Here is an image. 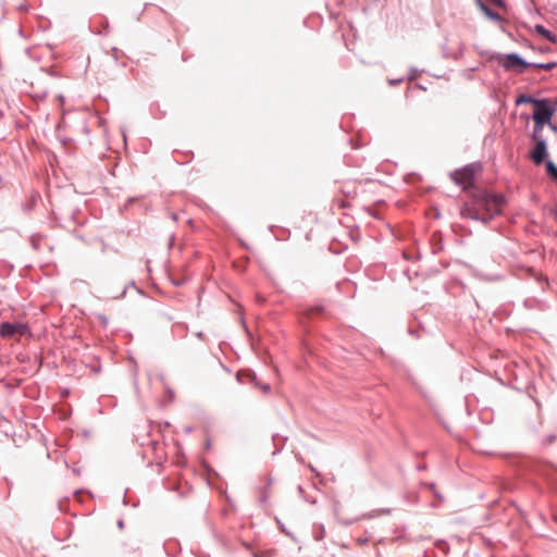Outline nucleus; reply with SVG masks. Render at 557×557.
<instances>
[{
  "label": "nucleus",
  "mask_w": 557,
  "mask_h": 557,
  "mask_svg": "<svg viewBox=\"0 0 557 557\" xmlns=\"http://www.w3.org/2000/svg\"><path fill=\"white\" fill-rule=\"evenodd\" d=\"M502 64L506 70H512L519 73L524 72L530 66L529 63H527L516 53L505 55V58L502 61Z\"/></svg>",
  "instance_id": "39448f33"
},
{
  "label": "nucleus",
  "mask_w": 557,
  "mask_h": 557,
  "mask_svg": "<svg viewBox=\"0 0 557 557\" xmlns=\"http://www.w3.org/2000/svg\"><path fill=\"white\" fill-rule=\"evenodd\" d=\"M546 171L547 174L553 178L557 181V166L554 162L547 161L546 162Z\"/></svg>",
  "instance_id": "6e6552de"
},
{
  "label": "nucleus",
  "mask_w": 557,
  "mask_h": 557,
  "mask_svg": "<svg viewBox=\"0 0 557 557\" xmlns=\"http://www.w3.org/2000/svg\"><path fill=\"white\" fill-rule=\"evenodd\" d=\"M269 496H270V484H268V485L264 487V490L262 491V494H261V500H262L263 503H265V502L268 500Z\"/></svg>",
  "instance_id": "9d476101"
},
{
  "label": "nucleus",
  "mask_w": 557,
  "mask_h": 557,
  "mask_svg": "<svg viewBox=\"0 0 557 557\" xmlns=\"http://www.w3.org/2000/svg\"><path fill=\"white\" fill-rule=\"evenodd\" d=\"M495 4H500L502 0H492Z\"/></svg>",
  "instance_id": "4468645a"
},
{
  "label": "nucleus",
  "mask_w": 557,
  "mask_h": 557,
  "mask_svg": "<svg viewBox=\"0 0 557 557\" xmlns=\"http://www.w3.org/2000/svg\"><path fill=\"white\" fill-rule=\"evenodd\" d=\"M262 389H263V392H265V393H267V392L270 389V386H269V385H263V386H262Z\"/></svg>",
  "instance_id": "f8f14e48"
},
{
  "label": "nucleus",
  "mask_w": 557,
  "mask_h": 557,
  "mask_svg": "<svg viewBox=\"0 0 557 557\" xmlns=\"http://www.w3.org/2000/svg\"><path fill=\"white\" fill-rule=\"evenodd\" d=\"M537 66L548 71V70L553 69L555 66V64L554 63H547V64H540Z\"/></svg>",
  "instance_id": "9b49d317"
},
{
  "label": "nucleus",
  "mask_w": 557,
  "mask_h": 557,
  "mask_svg": "<svg viewBox=\"0 0 557 557\" xmlns=\"http://www.w3.org/2000/svg\"><path fill=\"white\" fill-rule=\"evenodd\" d=\"M28 333V326L24 323L3 322L0 325V335L4 338L23 336Z\"/></svg>",
  "instance_id": "20e7f679"
},
{
  "label": "nucleus",
  "mask_w": 557,
  "mask_h": 557,
  "mask_svg": "<svg viewBox=\"0 0 557 557\" xmlns=\"http://www.w3.org/2000/svg\"><path fill=\"white\" fill-rule=\"evenodd\" d=\"M480 170L479 165L471 164L461 170H457L451 174V178L456 184L461 185L465 189L473 184L474 174Z\"/></svg>",
  "instance_id": "7ed1b4c3"
},
{
  "label": "nucleus",
  "mask_w": 557,
  "mask_h": 557,
  "mask_svg": "<svg viewBox=\"0 0 557 557\" xmlns=\"http://www.w3.org/2000/svg\"><path fill=\"white\" fill-rule=\"evenodd\" d=\"M313 312H320V309H319V308L312 309V310L310 311V314H312Z\"/></svg>",
  "instance_id": "ddd939ff"
},
{
  "label": "nucleus",
  "mask_w": 557,
  "mask_h": 557,
  "mask_svg": "<svg viewBox=\"0 0 557 557\" xmlns=\"http://www.w3.org/2000/svg\"><path fill=\"white\" fill-rule=\"evenodd\" d=\"M534 30L536 32V34H539L540 36L546 38L547 40H549L550 42L553 44H556L557 42V36L552 34L548 29H546L544 26L542 25H535L534 27Z\"/></svg>",
  "instance_id": "0eeeda50"
},
{
  "label": "nucleus",
  "mask_w": 557,
  "mask_h": 557,
  "mask_svg": "<svg viewBox=\"0 0 557 557\" xmlns=\"http://www.w3.org/2000/svg\"><path fill=\"white\" fill-rule=\"evenodd\" d=\"M546 154H547L546 143L543 139H536V145L530 154L532 161L536 165H540L543 163Z\"/></svg>",
  "instance_id": "423d86ee"
},
{
  "label": "nucleus",
  "mask_w": 557,
  "mask_h": 557,
  "mask_svg": "<svg viewBox=\"0 0 557 557\" xmlns=\"http://www.w3.org/2000/svg\"><path fill=\"white\" fill-rule=\"evenodd\" d=\"M504 198L500 195L479 190L472 194V200L461 209V215L476 221L487 222L500 213Z\"/></svg>",
  "instance_id": "f257e3e1"
},
{
  "label": "nucleus",
  "mask_w": 557,
  "mask_h": 557,
  "mask_svg": "<svg viewBox=\"0 0 557 557\" xmlns=\"http://www.w3.org/2000/svg\"><path fill=\"white\" fill-rule=\"evenodd\" d=\"M554 110L548 106L546 100L534 101L533 121L535 123V132H539L543 126L550 122Z\"/></svg>",
  "instance_id": "f03ea898"
},
{
  "label": "nucleus",
  "mask_w": 557,
  "mask_h": 557,
  "mask_svg": "<svg viewBox=\"0 0 557 557\" xmlns=\"http://www.w3.org/2000/svg\"><path fill=\"white\" fill-rule=\"evenodd\" d=\"M534 101H536L535 99L531 98L530 96H527V95H521L517 98L516 100V103L517 104H522V103H532L534 106Z\"/></svg>",
  "instance_id": "1a4fd4ad"
}]
</instances>
